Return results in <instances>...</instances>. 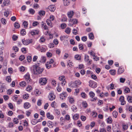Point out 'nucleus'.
Returning a JSON list of instances; mask_svg holds the SVG:
<instances>
[{
  "instance_id": "obj_1",
  "label": "nucleus",
  "mask_w": 132,
  "mask_h": 132,
  "mask_svg": "<svg viewBox=\"0 0 132 132\" xmlns=\"http://www.w3.org/2000/svg\"><path fill=\"white\" fill-rule=\"evenodd\" d=\"M32 69L33 73L35 75L41 74L44 70V69L39 67L36 64L33 66Z\"/></svg>"
},
{
  "instance_id": "obj_2",
  "label": "nucleus",
  "mask_w": 132,
  "mask_h": 132,
  "mask_svg": "<svg viewBox=\"0 0 132 132\" xmlns=\"http://www.w3.org/2000/svg\"><path fill=\"white\" fill-rule=\"evenodd\" d=\"M81 82L79 80H76L75 82H71L69 83V86L70 87L73 88L78 87L81 85Z\"/></svg>"
},
{
  "instance_id": "obj_3",
  "label": "nucleus",
  "mask_w": 132,
  "mask_h": 132,
  "mask_svg": "<svg viewBox=\"0 0 132 132\" xmlns=\"http://www.w3.org/2000/svg\"><path fill=\"white\" fill-rule=\"evenodd\" d=\"M54 62V60L52 59H51L48 62H47L45 64L46 67L48 69L51 67V64Z\"/></svg>"
},
{
  "instance_id": "obj_4",
  "label": "nucleus",
  "mask_w": 132,
  "mask_h": 132,
  "mask_svg": "<svg viewBox=\"0 0 132 132\" xmlns=\"http://www.w3.org/2000/svg\"><path fill=\"white\" fill-rule=\"evenodd\" d=\"M59 80L61 81V84L62 86H64L66 83L65 78L64 76L60 77L59 78Z\"/></svg>"
},
{
  "instance_id": "obj_5",
  "label": "nucleus",
  "mask_w": 132,
  "mask_h": 132,
  "mask_svg": "<svg viewBox=\"0 0 132 132\" xmlns=\"http://www.w3.org/2000/svg\"><path fill=\"white\" fill-rule=\"evenodd\" d=\"M45 45L40 46L38 45L36 48V49L41 52H45L46 51V47Z\"/></svg>"
},
{
  "instance_id": "obj_6",
  "label": "nucleus",
  "mask_w": 132,
  "mask_h": 132,
  "mask_svg": "<svg viewBox=\"0 0 132 132\" xmlns=\"http://www.w3.org/2000/svg\"><path fill=\"white\" fill-rule=\"evenodd\" d=\"M32 40L31 39H27L26 40L22 39V42L23 44L25 45H27L30 43H31L32 42Z\"/></svg>"
},
{
  "instance_id": "obj_7",
  "label": "nucleus",
  "mask_w": 132,
  "mask_h": 132,
  "mask_svg": "<svg viewBox=\"0 0 132 132\" xmlns=\"http://www.w3.org/2000/svg\"><path fill=\"white\" fill-rule=\"evenodd\" d=\"M39 83L41 85H45L47 82V79L46 78H41L39 79Z\"/></svg>"
},
{
  "instance_id": "obj_8",
  "label": "nucleus",
  "mask_w": 132,
  "mask_h": 132,
  "mask_svg": "<svg viewBox=\"0 0 132 132\" xmlns=\"http://www.w3.org/2000/svg\"><path fill=\"white\" fill-rule=\"evenodd\" d=\"M89 82V86L92 88H95L97 86L96 83L92 80H90Z\"/></svg>"
},
{
  "instance_id": "obj_9",
  "label": "nucleus",
  "mask_w": 132,
  "mask_h": 132,
  "mask_svg": "<svg viewBox=\"0 0 132 132\" xmlns=\"http://www.w3.org/2000/svg\"><path fill=\"white\" fill-rule=\"evenodd\" d=\"M89 95L92 98V100H91L92 101H94L96 100L97 99L96 97H94L95 96V93L92 91H90L89 93Z\"/></svg>"
},
{
  "instance_id": "obj_10",
  "label": "nucleus",
  "mask_w": 132,
  "mask_h": 132,
  "mask_svg": "<svg viewBox=\"0 0 132 132\" xmlns=\"http://www.w3.org/2000/svg\"><path fill=\"white\" fill-rule=\"evenodd\" d=\"M69 22L72 24H76L78 23V21L77 19H71L69 20Z\"/></svg>"
},
{
  "instance_id": "obj_11",
  "label": "nucleus",
  "mask_w": 132,
  "mask_h": 132,
  "mask_svg": "<svg viewBox=\"0 0 132 132\" xmlns=\"http://www.w3.org/2000/svg\"><path fill=\"white\" fill-rule=\"evenodd\" d=\"M49 99L51 101H53L55 98V96L53 92L50 93L48 96Z\"/></svg>"
},
{
  "instance_id": "obj_12",
  "label": "nucleus",
  "mask_w": 132,
  "mask_h": 132,
  "mask_svg": "<svg viewBox=\"0 0 132 132\" xmlns=\"http://www.w3.org/2000/svg\"><path fill=\"white\" fill-rule=\"evenodd\" d=\"M74 14V12L73 11H70L68 12L67 15L69 18L70 19L72 18Z\"/></svg>"
},
{
  "instance_id": "obj_13",
  "label": "nucleus",
  "mask_w": 132,
  "mask_h": 132,
  "mask_svg": "<svg viewBox=\"0 0 132 132\" xmlns=\"http://www.w3.org/2000/svg\"><path fill=\"white\" fill-rule=\"evenodd\" d=\"M24 78L28 82H29L31 80L30 78V75L28 73H27L24 76Z\"/></svg>"
},
{
  "instance_id": "obj_14",
  "label": "nucleus",
  "mask_w": 132,
  "mask_h": 132,
  "mask_svg": "<svg viewBox=\"0 0 132 132\" xmlns=\"http://www.w3.org/2000/svg\"><path fill=\"white\" fill-rule=\"evenodd\" d=\"M119 101L121 102V105H124L126 104V102L124 100V98L123 96H121L119 98Z\"/></svg>"
},
{
  "instance_id": "obj_15",
  "label": "nucleus",
  "mask_w": 132,
  "mask_h": 132,
  "mask_svg": "<svg viewBox=\"0 0 132 132\" xmlns=\"http://www.w3.org/2000/svg\"><path fill=\"white\" fill-rule=\"evenodd\" d=\"M48 9L51 11L53 12L55 9V6L54 5H51L48 6Z\"/></svg>"
},
{
  "instance_id": "obj_16",
  "label": "nucleus",
  "mask_w": 132,
  "mask_h": 132,
  "mask_svg": "<svg viewBox=\"0 0 132 132\" xmlns=\"http://www.w3.org/2000/svg\"><path fill=\"white\" fill-rule=\"evenodd\" d=\"M10 3V0H3V5L4 6H7L9 5Z\"/></svg>"
},
{
  "instance_id": "obj_17",
  "label": "nucleus",
  "mask_w": 132,
  "mask_h": 132,
  "mask_svg": "<svg viewBox=\"0 0 132 132\" xmlns=\"http://www.w3.org/2000/svg\"><path fill=\"white\" fill-rule=\"evenodd\" d=\"M67 95L66 93L63 92L62 93L60 94V97L62 100L65 98L67 96Z\"/></svg>"
},
{
  "instance_id": "obj_18",
  "label": "nucleus",
  "mask_w": 132,
  "mask_h": 132,
  "mask_svg": "<svg viewBox=\"0 0 132 132\" xmlns=\"http://www.w3.org/2000/svg\"><path fill=\"white\" fill-rule=\"evenodd\" d=\"M47 125L49 128H52L54 126V123L51 121H48L47 123Z\"/></svg>"
},
{
  "instance_id": "obj_19",
  "label": "nucleus",
  "mask_w": 132,
  "mask_h": 132,
  "mask_svg": "<svg viewBox=\"0 0 132 132\" xmlns=\"http://www.w3.org/2000/svg\"><path fill=\"white\" fill-rule=\"evenodd\" d=\"M85 60L86 61L88 62V64H90L91 62H92V60H89V56L88 55H85Z\"/></svg>"
},
{
  "instance_id": "obj_20",
  "label": "nucleus",
  "mask_w": 132,
  "mask_h": 132,
  "mask_svg": "<svg viewBox=\"0 0 132 132\" xmlns=\"http://www.w3.org/2000/svg\"><path fill=\"white\" fill-rule=\"evenodd\" d=\"M68 99L69 102L70 103L73 104L74 103L75 100L73 97L69 96L68 97Z\"/></svg>"
},
{
  "instance_id": "obj_21",
  "label": "nucleus",
  "mask_w": 132,
  "mask_h": 132,
  "mask_svg": "<svg viewBox=\"0 0 132 132\" xmlns=\"http://www.w3.org/2000/svg\"><path fill=\"white\" fill-rule=\"evenodd\" d=\"M39 33V31L38 30H34L31 31L30 34L32 36L38 34Z\"/></svg>"
},
{
  "instance_id": "obj_22",
  "label": "nucleus",
  "mask_w": 132,
  "mask_h": 132,
  "mask_svg": "<svg viewBox=\"0 0 132 132\" xmlns=\"http://www.w3.org/2000/svg\"><path fill=\"white\" fill-rule=\"evenodd\" d=\"M46 116L47 118L53 120L54 119V117L49 112L47 113L46 114Z\"/></svg>"
},
{
  "instance_id": "obj_23",
  "label": "nucleus",
  "mask_w": 132,
  "mask_h": 132,
  "mask_svg": "<svg viewBox=\"0 0 132 132\" xmlns=\"http://www.w3.org/2000/svg\"><path fill=\"white\" fill-rule=\"evenodd\" d=\"M5 86L3 84H2L1 85V87L0 89V92L1 93L4 92L5 91Z\"/></svg>"
},
{
  "instance_id": "obj_24",
  "label": "nucleus",
  "mask_w": 132,
  "mask_h": 132,
  "mask_svg": "<svg viewBox=\"0 0 132 132\" xmlns=\"http://www.w3.org/2000/svg\"><path fill=\"white\" fill-rule=\"evenodd\" d=\"M30 106V105L28 102L25 103L24 104V107L25 109H28Z\"/></svg>"
},
{
  "instance_id": "obj_25",
  "label": "nucleus",
  "mask_w": 132,
  "mask_h": 132,
  "mask_svg": "<svg viewBox=\"0 0 132 132\" xmlns=\"http://www.w3.org/2000/svg\"><path fill=\"white\" fill-rule=\"evenodd\" d=\"M63 4L65 6H67L69 5L70 2L69 0H63Z\"/></svg>"
},
{
  "instance_id": "obj_26",
  "label": "nucleus",
  "mask_w": 132,
  "mask_h": 132,
  "mask_svg": "<svg viewBox=\"0 0 132 132\" xmlns=\"http://www.w3.org/2000/svg\"><path fill=\"white\" fill-rule=\"evenodd\" d=\"M61 105V107L62 108H64L65 109H67L68 108V105L65 103H62Z\"/></svg>"
},
{
  "instance_id": "obj_27",
  "label": "nucleus",
  "mask_w": 132,
  "mask_h": 132,
  "mask_svg": "<svg viewBox=\"0 0 132 132\" xmlns=\"http://www.w3.org/2000/svg\"><path fill=\"white\" fill-rule=\"evenodd\" d=\"M45 14V11L43 10L40 11L38 12V14L40 16H42L44 15Z\"/></svg>"
},
{
  "instance_id": "obj_28",
  "label": "nucleus",
  "mask_w": 132,
  "mask_h": 132,
  "mask_svg": "<svg viewBox=\"0 0 132 132\" xmlns=\"http://www.w3.org/2000/svg\"><path fill=\"white\" fill-rule=\"evenodd\" d=\"M128 102L129 103H132V97L131 96H128L127 97Z\"/></svg>"
},
{
  "instance_id": "obj_29",
  "label": "nucleus",
  "mask_w": 132,
  "mask_h": 132,
  "mask_svg": "<svg viewBox=\"0 0 132 132\" xmlns=\"http://www.w3.org/2000/svg\"><path fill=\"white\" fill-rule=\"evenodd\" d=\"M122 127L123 130H125L127 129L128 126L127 125L123 123L122 125Z\"/></svg>"
},
{
  "instance_id": "obj_30",
  "label": "nucleus",
  "mask_w": 132,
  "mask_h": 132,
  "mask_svg": "<svg viewBox=\"0 0 132 132\" xmlns=\"http://www.w3.org/2000/svg\"><path fill=\"white\" fill-rule=\"evenodd\" d=\"M107 121L108 123L110 124L112 123V120L110 117H109L107 118Z\"/></svg>"
},
{
  "instance_id": "obj_31",
  "label": "nucleus",
  "mask_w": 132,
  "mask_h": 132,
  "mask_svg": "<svg viewBox=\"0 0 132 132\" xmlns=\"http://www.w3.org/2000/svg\"><path fill=\"white\" fill-rule=\"evenodd\" d=\"M89 38L91 39H93L94 38V36L92 33H90L88 34Z\"/></svg>"
},
{
  "instance_id": "obj_32",
  "label": "nucleus",
  "mask_w": 132,
  "mask_h": 132,
  "mask_svg": "<svg viewBox=\"0 0 132 132\" xmlns=\"http://www.w3.org/2000/svg\"><path fill=\"white\" fill-rule=\"evenodd\" d=\"M20 85L21 87H24L26 85V82L24 81H21L20 83Z\"/></svg>"
},
{
  "instance_id": "obj_33",
  "label": "nucleus",
  "mask_w": 132,
  "mask_h": 132,
  "mask_svg": "<svg viewBox=\"0 0 132 132\" xmlns=\"http://www.w3.org/2000/svg\"><path fill=\"white\" fill-rule=\"evenodd\" d=\"M79 118V115L78 114H76L73 116V119L75 120H77Z\"/></svg>"
},
{
  "instance_id": "obj_34",
  "label": "nucleus",
  "mask_w": 132,
  "mask_h": 132,
  "mask_svg": "<svg viewBox=\"0 0 132 132\" xmlns=\"http://www.w3.org/2000/svg\"><path fill=\"white\" fill-rule=\"evenodd\" d=\"M113 116L115 118H116L118 115V113L116 111H114L112 113Z\"/></svg>"
},
{
  "instance_id": "obj_35",
  "label": "nucleus",
  "mask_w": 132,
  "mask_h": 132,
  "mask_svg": "<svg viewBox=\"0 0 132 132\" xmlns=\"http://www.w3.org/2000/svg\"><path fill=\"white\" fill-rule=\"evenodd\" d=\"M29 13L31 14H33L35 13V10L32 9H29Z\"/></svg>"
},
{
  "instance_id": "obj_36",
  "label": "nucleus",
  "mask_w": 132,
  "mask_h": 132,
  "mask_svg": "<svg viewBox=\"0 0 132 132\" xmlns=\"http://www.w3.org/2000/svg\"><path fill=\"white\" fill-rule=\"evenodd\" d=\"M62 21H66L67 20V18L66 16L63 15L62 16Z\"/></svg>"
},
{
  "instance_id": "obj_37",
  "label": "nucleus",
  "mask_w": 132,
  "mask_h": 132,
  "mask_svg": "<svg viewBox=\"0 0 132 132\" xmlns=\"http://www.w3.org/2000/svg\"><path fill=\"white\" fill-rule=\"evenodd\" d=\"M20 33L22 35H24L26 34V32L25 31V29H22L21 30L20 32Z\"/></svg>"
},
{
  "instance_id": "obj_38",
  "label": "nucleus",
  "mask_w": 132,
  "mask_h": 132,
  "mask_svg": "<svg viewBox=\"0 0 132 132\" xmlns=\"http://www.w3.org/2000/svg\"><path fill=\"white\" fill-rule=\"evenodd\" d=\"M71 31V29L69 28H66L65 30V32L68 34H69Z\"/></svg>"
},
{
  "instance_id": "obj_39",
  "label": "nucleus",
  "mask_w": 132,
  "mask_h": 132,
  "mask_svg": "<svg viewBox=\"0 0 132 132\" xmlns=\"http://www.w3.org/2000/svg\"><path fill=\"white\" fill-rule=\"evenodd\" d=\"M82 104L84 108H86L87 106V104L85 101H83L82 102Z\"/></svg>"
},
{
  "instance_id": "obj_40",
  "label": "nucleus",
  "mask_w": 132,
  "mask_h": 132,
  "mask_svg": "<svg viewBox=\"0 0 132 132\" xmlns=\"http://www.w3.org/2000/svg\"><path fill=\"white\" fill-rule=\"evenodd\" d=\"M124 71V69L121 68H119L118 70V72L119 74H121Z\"/></svg>"
},
{
  "instance_id": "obj_41",
  "label": "nucleus",
  "mask_w": 132,
  "mask_h": 132,
  "mask_svg": "<svg viewBox=\"0 0 132 132\" xmlns=\"http://www.w3.org/2000/svg\"><path fill=\"white\" fill-rule=\"evenodd\" d=\"M75 58L77 60H79L81 59V56L79 55H76L75 56Z\"/></svg>"
},
{
  "instance_id": "obj_42",
  "label": "nucleus",
  "mask_w": 132,
  "mask_h": 132,
  "mask_svg": "<svg viewBox=\"0 0 132 132\" xmlns=\"http://www.w3.org/2000/svg\"><path fill=\"white\" fill-rule=\"evenodd\" d=\"M71 109L74 112H76V111L77 108L75 105H73L71 106Z\"/></svg>"
},
{
  "instance_id": "obj_43",
  "label": "nucleus",
  "mask_w": 132,
  "mask_h": 132,
  "mask_svg": "<svg viewBox=\"0 0 132 132\" xmlns=\"http://www.w3.org/2000/svg\"><path fill=\"white\" fill-rule=\"evenodd\" d=\"M79 89H75V92L74 94L75 95H77L79 93Z\"/></svg>"
},
{
  "instance_id": "obj_44",
  "label": "nucleus",
  "mask_w": 132,
  "mask_h": 132,
  "mask_svg": "<svg viewBox=\"0 0 132 132\" xmlns=\"http://www.w3.org/2000/svg\"><path fill=\"white\" fill-rule=\"evenodd\" d=\"M81 97L83 98H85L86 96V94L85 92H82L81 94Z\"/></svg>"
},
{
  "instance_id": "obj_45",
  "label": "nucleus",
  "mask_w": 132,
  "mask_h": 132,
  "mask_svg": "<svg viewBox=\"0 0 132 132\" xmlns=\"http://www.w3.org/2000/svg\"><path fill=\"white\" fill-rule=\"evenodd\" d=\"M32 87L31 86H28L27 87L26 90L27 91H31V90L32 89Z\"/></svg>"
},
{
  "instance_id": "obj_46",
  "label": "nucleus",
  "mask_w": 132,
  "mask_h": 132,
  "mask_svg": "<svg viewBox=\"0 0 132 132\" xmlns=\"http://www.w3.org/2000/svg\"><path fill=\"white\" fill-rule=\"evenodd\" d=\"M1 21L3 24H6V20L4 18H2L1 19Z\"/></svg>"
},
{
  "instance_id": "obj_47",
  "label": "nucleus",
  "mask_w": 132,
  "mask_h": 132,
  "mask_svg": "<svg viewBox=\"0 0 132 132\" xmlns=\"http://www.w3.org/2000/svg\"><path fill=\"white\" fill-rule=\"evenodd\" d=\"M29 95L28 94H24L23 96V98L24 99H27L29 97Z\"/></svg>"
},
{
  "instance_id": "obj_48",
  "label": "nucleus",
  "mask_w": 132,
  "mask_h": 132,
  "mask_svg": "<svg viewBox=\"0 0 132 132\" xmlns=\"http://www.w3.org/2000/svg\"><path fill=\"white\" fill-rule=\"evenodd\" d=\"M46 57L44 56H42L41 60V61L42 62H45L46 61Z\"/></svg>"
},
{
  "instance_id": "obj_49",
  "label": "nucleus",
  "mask_w": 132,
  "mask_h": 132,
  "mask_svg": "<svg viewBox=\"0 0 132 132\" xmlns=\"http://www.w3.org/2000/svg\"><path fill=\"white\" fill-rule=\"evenodd\" d=\"M68 38V36L67 35L61 36L60 37V39L61 41L63 40L64 38Z\"/></svg>"
},
{
  "instance_id": "obj_50",
  "label": "nucleus",
  "mask_w": 132,
  "mask_h": 132,
  "mask_svg": "<svg viewBox=\"0 0 132 132\" xmlns=\"http://www.w3.org/2000/svg\"><path fill=\"white\" fill-rule=\"evenodd\" d=\"M116 71L114 70H110V73L112 75H114L116 73Z\"/></svg>"
},
{
  "instance_id": "obj_51",
  "label": "nucleus",
  "mask_w": 132,
  "mask_h": 132,
  "mask_svg": "<svg viewBox=\"0 0 132 132\" xmlns=\"http://www.w3.org/2000/svg\"><path fill=\"white\" fill-rule=\"evenodd\" d=\"M6 81L8 82H10L11 81V77L9 76H7L6 79Z\"/></svg>"
},
{
  "instance_id": "obj_52",
  "label": "nucleus",
  "mask_w": 132,
  "mask_h": 132,
  "mask_svg": "<svg viewBox=\"0 0 132 132\" xmlns=\"http://www.w3.org/2000/svg\"><path fill=\"white\" fill-rule=\"evenodd\" d=\"M27 60L28 62H30L32 60V58L30 56H28L27 57Z\"/></svg>"
},
{
  "instance_id": "obj_53",
  "label": "nucleus",
  "mask_w": 132,
  "mask_h": 132,
  "mask_svg": "<svg viewBox=\"0 0 132 132\" xmlns=\"http://www.w3.org/2000/svg\"><path fill=\"white\" fill-rule=\"evenodd\" d=\"M46 22L47 25H50V24L52 25V24L51 20L49 19H48L46 20Z\"/></svg>"
},
{
  "instance_id": "obj_54",
  "label": "nucleus",
  "mask_w": 132,
  "mask_h": 132,
  "mask_svg": "<svg viewBox=\"0 0 132 132\" xmlns=\"http://www.w3.org/2000/svg\"><path fill=\"white\" fill-rule=\"evenodd\" d=\"M53 42L55 44L57 45L59 43V41L57 39H54L53 41Z\"/></svg>"
},
{
  "instance_id": "obj_55",
  "label": "nucleus",
  "mask_w": 132,
  "mask_h": 132,
  "mask_svg": "<svg viewBox=\"0 0 132 132\" xmlns=\"http://www.w3.org/2000/svg\"><path fill=\"white\" fill-rule=\"evenodd\" d=\"M25 57H24V55H21L19 58V59L21 61H22L24 59Z\"/></svg>"
},
{
  "instance_id": "obj_56",
  "label": "nucleus",
  "mask_w": 132,
  "mask_h": 132,
  "mask_svg": "<svg viewBox=\"0 0 132 132\" xmlns=\"http://www.w3.org/2000/svg\"><path fill=\"white\" fill-rule=\"evenodd\" d=\"M65 119L66 120H69L70 119V117L69 115L68 114L66 115L65 116Z\"/></svg>"
},
{
  "instance_id": "obj_57",
  "label": "nucleus",
  "mask_w": 132,
  "mask_h": 132,
  "mask_svg": "<svg viewBox=\"0 0 132 132\" xmlns=\"http://www.w3.org/2000/svg\"><path fill=\"white\" fill-rule=\"evenodd\" d=\"M8 106L9 108L11 109H13V106L12 103H10L8 104Z\"/></svg>"
},
{
  "instance_id": "obj_58",
  "label": "nucleus",
  "mask_w": 132,
  "mask_h": 132,
  "mask_svg": "<svg viewBox=\"0 0 132 132\" xmlns=\"http://www.w3.org/2000/svg\"><path fill=\"white\" fill-rule=\"evenodd\" d=\"M39 7V6L38 4H37L36 3L34 4V7L35 9H37Z\"/></svg>"
},
{
  "instance_id": "obj_59",
  "label": "nucleus",
  "mask_w": 132,
  "mask_h": 132,
  "mask_svg": "<svg viewBox=\"0 0 132 132\" xmlns=\"http://www.w3.org/2000/svg\"><path fill=\"white\" fill-rule=\"evenodd\" d=\"M13 50L15 52H17L18 51L19 48L16 46H14L13 47Z\"/></svg>"
},
{
  "instance_id": "obj_60",
  "label": "nucleus",
  "mask_w": 132,
  "mask_h": 132,
  "mask_svg": "<svg viewBox=\"0 0 132 132\" xmlns=\"http://www.w3.org/2000/svg\"><path fill=\"white\" fill-rule=\"evenodd\" d=\"M12 90L10 89H8L7 91V94L9 95L11 94L12 93Z\"/></svg>"
},
{
  "instance_id": "obj_61",
  "label": "nucleus",
  "mask_w": 132,
  "mask_h": 132,
  "mask_svg": "<svg viewBox=\"0 0 132 132\" xmlns=\"http://www.w3.org/2000/svg\"><path fill=\"white\" fill-rule=\"evenodd\" d=\"M125 80V79L124 78H121L120 79V82L121 83H124Z\"/></svg>"
},
{
  "instance_id": "obj_62",
  "label": "nucleus",
  "mask_w": 132,
  "mask_h": 132,
  "mask_svg": "<svg viewBox=\"0 0 132 132\" xmlns=\"http://www.w3.org/2000/svg\"><path fill=\"white\" fill-rule=\"evenodd\" d=\"M54 16L53 15H51L50 16V20L51 21H53V20L54 19Z\"/></svg>"
},
{
  "instance_id": "obj_63",
  "label": "nucleus",
  "mask_w": 132,
  "mask_h": 132,
  "mask_svg": "<svg viewBox=\"0 0 132 132\" xmlns=\"http://www.w3.org/2000/svg\"><path fill=\"white\" fill-rule=\"evenodd\" d=\"M0 132H5V129L4 127H1L0 130Z\"/></svg>"
},
{
  "instance_id": "obj_64",
  "label": "nucleus",
  "mask_w": 132,
  "mask_h": 132,
  "mask_svg": "<svg viewBox=\"0 0 132 132\" xmlns=\"http://www.w3.org/2000/svg\"><path fill=\"white\" fill-rule=\"evenodd\" d=\"M99 131L100 132H106L105 129L104 128H100Z\"/></svg>"
}]
</instances>
